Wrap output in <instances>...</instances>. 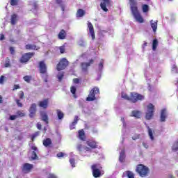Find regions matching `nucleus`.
<instances>
[{"instance_id": "1", "label": "nucleus", "mask_w": 178, "mask_h": 178, "mask_svg": "<svg viewBox=\"0 0 178 178\" xmlns=\"http://www.w3.org/2000/svg\"><path fill=\"white\" fill-rule=\"evenodd\" d=\"M129 2L131 13L136 22H138V23H144V19L140 14V11H138V3L137 0H129Z\"/></svg>"}, {"instance_id": "2", "label": "nucleus", "mask_w": 178, "mask_h": 178, "mask_svg": "<svg viewBox=\"0 0 178 178\" xmlns=\"http://www.w3.org/2000/svg\"><path fill=\"white\" fill-rule=\"evenodd\" d=\"M136 172L140 177H147L149 173V168L144 164H138L136 166Z\"/></svg>"}, {"instance_id": "3", "label": "nucleus", "mask_w": 178, "mask_h": 178, "mask_svg": "<svg viewBox=\"0 0 178 178\" xmlns=\"http://www.w3.org/2000/svg\"><path fill=\"white\" fill-rule=\"evenodd\" d=\"M98 94H99V88L97 86H95L89 92V95L86 97V101L90 102L91 101L97 100V97H95V95H98Z\"/></svg>"}, {"instance_id": "4", "label": "nucleus", "mask_w": 178, "mask_h": 178, "mask_svg": "<svg viewBox=\"0 0 178 178\" xmlns=\"http://www.w3.org/2000/svg\"><path fill=\"white\" fill-rule=\"evenodd\" d=\"M69 66V60L66 57H64L60 59L58 63L56 65V70L58 72H60V70H65L66 67Z\"/></svg>"}, {"instance_id": "5", "label": "nucleus", "mask_w": 178, "mask_h": 178, "mask_svg": "<svg viewBox=\"0 0 178 178\" xmlns=\"http://www.w3.org/2000/svg\"><path fill=\"white\" fill-rule=\"evenodd\" d=\"M144 98V95L137 92H131L130 94V102L133 104H136V102H138V101H143Z\"/></svg>"}, {"instance_id": "6", "label": "nucleus", "mask_w": 178, "mask_h": 178, "mask_svg": "<svg viewBox=\"0 0 178 178\" xmlns=\"http://www.w3.org/2000/svg\"><path fill=\"white\" fill-rule=\"evenodd\" d=\"M154 112H155V106L152 104H149L147 106V110L145 115V119L147 120H151L154 116Z\"/></svg>"}, {"instance_id": "7", "label": "nucleus", "mask_w": 178, "mask_h": 178, "mask_svg": "<svg viewBox=\"0 0 178 178\" xmlns=\"http://www.w3.org/2000/svg\"><path fill=\"white\" fill-rule=\"evenodd\" d=\"M92 175L95 178L101 177V170L102 167H99V164H93L91 166Z\"/></svg>"}, {"instance_id": "8", "label": "nucleus", "mask_w": 178, "mask_h": 178, "mask_svg": "<svg viewBox=\"0 0 178 178\" xmlns=\"http://www.w3.org/2000/svg\"><path fill=\"white\" fill-rule=\"evenodd\" d=\"M34 55H35V53L34 52L25 53L20 58L19 62L21 63H27V62H29V60H30V59L33 58Z\"/></svg>"}, {"instance_id": "9", "label": "nucleus", "mask_w": 178, "mask_h": 178, "mask_svg": "<svg viewBox=\"0 0 178 178\" xmlns=\"http://www.w3.org/2000/svg\"><path fill=\"white\" fill-rule=\"evenodd\" d=\"M39 71L41 74H46L47 72V64L45 63V61H40L39 63Z\"/></svg>"}, {"instance_id": "10", "label": "nucleus", "mask_w": 178, "mask_h": 178, "mask_svg": "<svg viewBox=\"0 0 178 178\" xmlns=\"http://www.w3.org/2000/svg\"><path fill=\"white\" fill-rule=\"evenodd\" d=\"M34 168L33 164H30L29 163H25L23 164L22 170L23 173H30L31 172V170Z\"/></svg>"}, {"instance_id": "11", "label": "nucleus", "mask_w": 178, "mask_h": 178, "mask_svg": "<svg viewBox=\"0 0 178 178\" xmlns=\"http://www.w3.org/2000/svg\"><path fill=\"white\" fill-rule=\"evenodd\" d=\"M35 113H37V104H35V103H33L31 105L29 108V118H35Z\"/></svg>"}, {"instance_id": "12", "label": "nucleus", "mask_w": 178, "mask_h": 178, "mask_svg": "<svg viewBox=\"0 0 178 178\" xmlns=\"http://www.w3.org/2000/svg\"><path fill=\"white\" fill-rule=\"evenodd\" d=\"M92 63H94V60L92 59L90 60L89 63H81V66L82 72H88V67H90Z\"/></svg>"}, {"instance_id": "13", "label": "nucleus", "mask_w": 178, "mask_h": 178, "mask_svg": "<svg viewBox=\"0 0 178 178\" xmlns=\"http://www.w3.org/2000/svg\"><path fill=\"white\" fill-rule=\"evenodd\" d=\"M31 149H33V152L31 154V160L35 161L38 159V156H37V152H38V148H37L35 145H32Z\"/></svg>"}, {"instance_id": "14", "label": "nucleus", "mask_w": 178, "mask_h": 178, "mask_svg": "<svg viewBox=\"0 0 178 178\" xmlns=\"http://www.w3.org/2000/svg\"><path fill=\"white\" fill-rule=\"evenodd\" d=\"M103 2L100 3V8L104 12H108L106 6L111 5V0H102Z\"/></svg>"}, {"instance_id": "15", "label": "nucleus", "mask_w": 178, "mask_h": 178, "mask_svg": "<svg viewBox=\"0 0 178 178\" xmlns=\"http://www.w3.org/2000/svg\"><path fill=\"white\" fill-rule=\"evenodd\" d=\"M166 118H168V111L163 108L161 111L160 122H166Z\"/></svg>"}, {"instance_id": "16", "label": "nucleus", "mask_w": 178, "mask_h": 178, "mask_svg": "<svg viewBox=\"0 0 178 178\" xmlns=\"http://www.w3.org/2000/svg\"><path fill=\"white\" fill-rule=\"evenodd\" d=\"M48 104H49V99H44V100L38 102V106L43 109H47V108H48Z\"/></svg>"}, {"instance_id": "17", "label": "nucleus", "mask_w": 178, "mask_h": 178, "mask_svg": "<svg viewBox=\"0 0 178 178\" xmlns=\"http://www.w3.org/2000/svg\"><path fill=\"white\" fill-rule=\"evenodd\" d=\"M88 27L89 29V33L92 37V40H95V32H94V26L90 22H88Z\"/></svg>"}, {"instance_id": "18", "label": "nucleus", "mask_w": 178, "mask_h": 178, "mask_svg": "<svg viewBox=\"0 0 178 178\" xmlns=\"http://www.w3.org/2000/svg\"><path fill=\"white\" fill-rule=\"evenodd\" d=\"M86 144L88 147H90L92 149H95L98 148V143L95 140H87Z\"/></svg>"}, {"instance_id": "19", "label": "nucleus", "mask_w": 178, "mask_h": 178, "mask_svg": "<svg viewBox=\"0 0 178 178\" xmlns=\"http://www.w3.org/2000/svg\"><path fill=\"white\" fill-rule=\"evenodd\" d=\"M41 116V120L42 122H45V124H49V118H48V114L45 112H42L40 113Z\"/></svg>"}, {"instance_id": "20", "label": "nucleus", "mask_w": 178, "mask_h": 178, "mask_svg": "<svg viewBox=\"0 0 178 178\" xmlns=\"http://www.w3.org/2000/svg\"><path fill=\"white\" fill-rule=\"evenodd\" d=\"M150 26H151L154 33H156V30L158 29V20L154 21L152 19L150 21Z\"/></svg>"}, {"instance_id": "21", "label": "nucleus", "mask_w": 178, "mask_h": 178, "mask_svg": "<svg viewBox=\"0 0 178 178\" xmlns=\"http://www.w3.org/2000/svg\"><path fill=\"white\" fill-rule=\"evenodd\" d=\"M66 31H65L64 29L60 30V31L59 32L58 35V40H65L66 38Z\"/></svg>"}, {"instance_id": "22", "label": "nucleus", "mask_w": 178, "mask_h": 178, "mask_svg": "<svg viewBox=\"0 0 178 178\" xmlns=\"http://www.w3.org/2000/svg\"><path fill=\"white\" fill-rule=\"evenodd\" d=\"M79 138L81 139V141H86V133L83 129L79 131Z\"/></svg>"}, {"instance_id": "23", "label": "nucleus", "mask_w": 178, "mask_h": 178, "mask_svg": "<svg viewBox=\"0 0 178 178\" xmlns=\"http://www.w3.org/2000/svg\"><path fill=\"white\" fill-rule=\"evenodd\" d=\"M26 49H32L33 51H38V49H40V47H37V46L35 44H26L25 46Z\"/></svg>"}, {"instance_id": "24", "label": "nucleus", "mask_w": 178, "mask_h": 178, "mask_svg": "<svg viewBox=\"0 0 178 178\" xmlns=\"http://www.w3.org/2000/svg\"><path fill=\"white\" fill-rule=\"evenodd\" d=\"M134 118H136V119H140L141 118V112L138 111H133L131 112V115Z\"/></svg>"}, {"instance_id": "25", "label": "nucleus", "mask_w": 178, "mask_h": 178, "mask_svg": "<svg viewBox=\"0 0 178 178\" xmlns=\"http://www.w3.org/2000/svg\"><path fill=\"white\" fill-rule=\"evenodd\" d=\"M10 23H11L12 26H15V24H16V23H17V15L13 14L11 15Z\"/></svg>"}, {"instance_id": "26", "label": "nucleus", "mask_w": 178, "mask_h": 178, "mask_svg": "<svg viewBox=\"0 0 178 178\" xmlns=\"http://www.w3.org/2000/svg\"><path fill=\"white\" fill-rule=\"evenodd\" d=\"M52 144V141L51 140V138H47L45 140H43V145L44 147H49Z\"/></svg>"}, {"instance_id": "27", "label": "nucleus", "mask_w": 178, "mask_h": 178, "mask_svg": "<svg viewBox=\"0 0 178 178\" xmlns=\"http://www.w3.org/2000/svg\"><path fill=\"white\" fill-rule=\"evenodd\" d=\"M56 113L58 119H59V120H62V119H63V118L65 117V114H63V112H62V111L59 109L56 110Z\"/></svg>"}, {"instance_id": "28", "label": "nucleus", "mask_w": 178, "mask_h": 178, "mask_svg": "<svg viewBox=\"0 0 178 178\" xmlns=\"http://www.w3.org/2000/svg\"><path fill=\"white\" fill-rule=\"evenodd\" d=\"M86 15V11L83 9H79L76 13V17H83Z\"/></svg>"}, {"instance_id": "29", "label": "nucleus", "mask_w": 178, "mask_h": 178, "mask_svg": "<svg viewBox=\"0 0 178 178\" xmlns=\"http://www.w3.org/2000/svg\"><path fill=\"white\" fill-rule=\"evenodd\" d=\"M125 159H126V154L124 153V150H122L120 152L119 161H120V162H124Z\"/></svg>"}, {"instance_id": "30", "label": "nucleus", "mask_w": 178, "mask_h": 178, "mask_svg": "<svg viewBox=\"0 0 178 178\" xmlns=\"http://www.w3.org/2000/svg\"><path fill=\"white\" fill-rule=\"evenodd\" d=\"M147 131H148V134L150 140H152V141H154V134L152 133V129H151V128H149V127L148 126H147Z\"/></svg>"}, {"instance_id": "31", "label": "nucleus", "mask_w": 178, "mask_h": 178, "mask_svg": "<svg viewBox=\"0 0 178 178\" xmlns=\"http://www.w3.org/2000/svg\"><path fill=\"white\" fill-rule=\"evenodd\" d=\"M16 115L17 118H24V116H26V113L22 111H17L16 112Z\"/></svg>"}, {"instance_id": "32", "label": "nucleus", "mask_w": 178, "mask_h": 178, "mask_svg": "<svg viewBox=\"0 0 178 178\" xmlns=\"http://www.w3.org/2000/svg\"><path fill=\"white\" fill-rule=\"evenodd\" d=\"M158 47V40L154 39L153 40V43H152V49L153 51H156V47Z\"/></svg>"}, {"instance_id": "33", "label": "nucleus", "mask_w": 178, "mask_h": 178, "mask_svg": "<svg viewBox=\"0 0 178 178\" xmlns=\"http://www.w3.org/2000/svg\"><path fill=\"white\" fill-rule=\"evenodd\" d=\"M142 10H143V12H144V13H147V12L149 10V6L147 4H143L142 6Z\"/></svg>"}, {"instance_id": "34", "label": "nucleus", "mask_w": 178, "mask_h": 178, "mask_svg": "<svg viewBox=\"0 0 178 178\" xmlns=\"http://www.w3.org/2000/svg\"><path fill=\"white\" fill-rule=\"evenodd\" d=\"M76 91H77L76 86H71L70 92H72V94H73L74 98H77V96H76Z\"/></svg>"}, {"instance_id": "35", "label": "nucleus", "mask_w": 178, "mask_h": 178, "mask_svg": "<svg viewBox=\"0 0 178 178\" xmlns=\"http://www.w3.org/2000/svg\"><path fill=\"white\" fill-rule=\"evenodd\" d=\"M60 54H65L66 52V47L65 45L60 46L58 47Z\"/></svg>"}, {"instance_id": "36", "label": "nucleus", "mask_w": 178, "mask_h": 178, "mask_svg": "<svg viewBox=\"0 0 178 178\" xmlns=\"http://www.w3.org/2000/svg\"><path fill=\"white\" fill-rule=\"evenodd\" d=\"M84 147L83 145L81 144H78L76 146V149L79 152H83V151H84Z\"/></svg>"}, {"instance_id": "37", "label": "nucleus", "mask_w": 178, "mask_h": 178, "mask_svg": "<svg viewBox=\"0 0 178 178\" xmlns=\"http://www.w3.org/2000/svg\"><path fill=\"white\" fill-rule=\"evenodd\" d=\"M64 76H65V73H63V72H58V75H57L58 81H60L61 80H63Z\"/></svg>"}, {"instance_id": "38", "label": "nucleus", "mask_w": 178, "mask_h": 178, "mask_svg": "<svg viewBox=\"0 0 178 178\" xmlns=\"http://www.w3.org/2000/svg\"><path fill=\"white\" fill-rule=\"evenodd\" d=\"M23 79L26 83H30L31 81V76L26 75Z\"/></svg>"}, {"instance_id": "39", "label": "nucleus", "mask_w": 178, "mask_h": 178, "mask_svg": "<svg viewBox=\"0 0 178 178\" xmlns=\"http://www.w3.org/2000/svg\"><path fill=\"white\" fill-rule=\"evenodd\" d=\"M126 175L128 178H134V174L131 171H126Z\"/></svg>"}, {"instance_id": "40", "label": "nucleus", "mask_w": 178, "mask_h": 178, "mask_svg": "<svg viewBox=\"0 0 178 178\" xmlns=\"http://www.w3.org/2000/svg\"><path fill=\"white\" fill-rule=\"evenodd\" d=\"M121 97L122 98H123L124 99H126L127 101H130V96H129L126 93H122Z\"/></svg>"}, {"instance_id": "41", "label": "nucleus", "mask_w": 178, "mask_h": 178, "mask_svg": "<svg viewBox=\"0 0 178 178\" xmlns=\"http://www.w3.org/2000/svg\"><path fill=\"white\" fill-rule=\"evenodd\" d=\"M38 136H40V131H36L35 134H33L31 136L32 141H34V140H35V137H38Z\"/></svg>"}, {"instance_id": "42", "label": "nucleus", "mask_w": 178, "mask_h": 178, "mask_svg": "<svg viewBox=\"0 0 178 178\" xmlns=\"http://www.w3.org/2000/svg\"><path fill=\"white\" fill-rule=\"evenodd\" d=\"M5 67H10V59H9V57L6 58V63L5 64Z\"/></svg>"}, {"instance_id": "43", "label": "nucleus", "mask_w": 178, "mask_h": 178, "mask_svg": "<svg viewBox=\"0 0 178 178\" xmlns=\"http://www.w3.org/2000/svg\"><path fill=\"white\" fill-rule=\"evenodd\" d=\"M172 149V151H174V152H176V151H178V145L176 143L173 144Z\"/></svg>"}, {"instance_id": "44", "label": "nucleus", "mask_w": 178, "mask_h": 178, "mask_svg": "<svg viewBox=\"0 0 178 178\" xmlns=\"http://www.w3.org/2000/svg\"><path fill=\"white\" fill-rule=\"evenodd\" d=\"M18 2L19 1L17 0H11L10 1V5L12 6H16L17 5Z\"/></svg>"}, {"instance_id": "45", "label": "nucleus", "mask_w": 178, "mask_h": 178, "mask_svg": "<svg viewBox=\"0 0 178 178\" xmlns=\"http://www.w3.org/2000/svg\"><path fill=\"white\" fill-rule=\"evenodd\" d=\"M16 104L17 105V106H19V108H22L23 106V104H22V102H20V100L17 99H15Z\"/></svg>"}, {"instance_id": "46", "label": "nucleus", "mask_w": 178, "mask_h": 178, "mask_svg": "<svg viewBox=\"0 0 178 178\" xmlns=\"http://www.w3.org/2000/svg\"><path fill=\"white\" fill-rule=\"evenodd\" d=\"M76 122H72L71 124L70 125V130H74V129H76Z\"/></svg>"}, {"instance_id": "47", "label": "nucleus", "mask_w": 178, "mask_h": 178, "mask_svg": "<svg viewBox=\"0 0 178 178\" xmlns=\"http://www.w3.org/2000/svg\"><path fill=\"white\" fill-rule=\"evenodd\" d=\"M84 150H86V152H92V149L91 147H88L87 146L84 147Z\"/></svg>"}, {"instance_id": "48", "label": "nucleus", "mask_w": 178, "mask_h": 178, "mask_svg": "<svg viewBox=\"0 0 178 178\" xmlns=\"http://www.w3.org/2000/svg\"><path fill=\"white\" fill-rule=\"evenodd\" d=\"M17 119V115H13L10 116V120H16Z\"/></svg>"}, {"instance_id": "49", "label": "nucleus", "mask_w": 178, "mask_h": 178, "mask_svg": "<svg viewBox=\"0 0 178 178\" xmlns=\"http://www.w3.org/2000/svg\"><path fill=\"white\" fill-rule=\"evenodd\" d=\"M19 97L20 99H23V98H24V92L20 91L19 94Z\"/></svg>"}, {"instance_id": "50", "label": "nucleus", "mask_w": 178, "mask_h": 178, "mask_svg": "<svg viewBox=\"0 0 178 178\" xmlns=\"http://www.w3.org/2000/svg\"><path fill=\"white\" fill-rule=\"evenodd\" d=\"M9 49L11 55H15V47H10Z\"/></svg>"}, {"instance_id": "51", "label": "nucleus", "mask_w": 178, "mask_h": 178, "mask_svg": "<svg viewBox=\"0 0 178 178\" xmlns=\"http://www.w3.org/2000/svg\"><path fill=\"white\" fill-rule=\"evenodd\" d=\"M4 80H5V76L1 75V76H0V84H3Z\"/></svg>"}, {"instance_id": "52", "label": "nucleus", "mask_w": 178, "mask_h": 178, "mask_svg": "<svg viewBox=\"0 0 178 178\" xmlns=\"http://www.w3.org/2000/svg\"><path fill=\"white\" fill-rule=\"evenodd\" d=\"M63 156H65V153L63 152H59L58 154H57L58 158H63Z\"/></svg>"}, {"instance_id": "53", "label": "nucleus", "mask_w": 178, "mask_h": 178, "mask_svg": "<svg viewBox=\"0 0 178 178\" xmlns=\"http://www.w3.org/2000/svg\"><path fill=\"white\" fill-rule=\"evenodd\" d=\"M73 83L74 84H79V83H80V79H79V78H74L73 79Z\"/></svg>"}, {"instance_id": "54", "label": "nucleus", "mask_w": 178, "mask_h": 178, "mask_svg": "<svg viewBox=\"0 0 178 178\" xmlns=\"http://www.w3.org/2000/svg\"><path fill=\"white\" fill-rule=\"evenodd\" d=\"M140 134H136L135 136H134L132 137V140H138V138H140Z\"/></svg>"}, {"instance_id": "55", "label": "nucleus", "mask_w": 178, "mask_h": 178, "mask_svg": "<svg viewBox=\"0 0 178 178\" xmlns=\"http://www.w3.org/2000/svg\"><path fill=\"white\" fill-rule=\"evenodd\" d=\"M56 3H57V5H63V1L62 0H56Z\"/></svg>"}, {"instance_id": "56", "label": "nucleus", "mask_w": 178, "mask_h": 178, "mask_svg": "<svg viewBox=\"0 0 178 178\" xmlns=\"http://www.w3.org/2000/svg\"><path fill=\"white\" fill-rule=\"evenodd\" d=\"M70 162L72 166H73L74 168V163H75L74 159H70Z\"/></svg>"}, {"instance_id": "57", "label": "nucleus", "mask_w": 178, "mask_h": 178, "mask_svg": "<svg viewBox=\"0 0 178 178\" xmlns=\"http://www.w3.org/2000/svg\"><path fill=\"white\" fill-rule=\"evenodd\" d=\"M20 88V86L19 85H14V87L13 88V91H15V90H19Z\"/></svg>"}, {"instance_id": "58", "label": "nucleus", "mask_w": 178, "mask_h": 178, "mask_svg": "<svg viewBox=\"0 0 178 178\" xmlns=\"http://www.w3.org/2000/svg\"><path fill=\"white\" fill-rule=\"evenodd\" d=\"M42 127V125H41V123L38 122L37 123V129H38V130H41Z\"/></svg>"}, {"instance_id": "59", "label": "nucleus", "mask_w": 178, "mask_h": 178, "mask_svg": "<svg viewBox=\"0 0 178 178\" xmlns=\"http://www.w3.org/2000/svg\"><path fill=\"white\" fill-rule=\"evenodd\" d=\"M77 122H79V116L76 115L75 118H74V120L72 122L77 124Z\"/></svg>"}, {"instance_id": "60", "label": "nucleus", "mask_w": 178, "mask_h": 178, "mask_svg": "<svg viewBox=\"0 0 178 178\" xmlns=\"http://www.w3.org/2000/svg\"><path fill=\"white\" fill-rule=\"evenodd\" d=\"M60 8H61V10L63 12H65V8H66V6H65V4H61L60 6Z\"/></svg>"}, {"instance_id": "61", "label": "nucleus", "mask_w": 178, "mask_h": 178, "mask_svg": "<svg viewBox=\"0 0 178 178\" xmlns=\"http://www.w3.org/2000/svg\"><path fill=\"white\" fill-rule=\"evenodd\" d=\"M0 40L1 41H3V40H5V35L3 33L0 35Z\"/></svg>"}, {"instance_id": "62", "label": "nucleus", "mask_w": 178, "mask_h": 178, "mask_svg": "<svg viewBox=\"0 0 178 178\" xmlns=\"http://www.w3.org/2000/svg\"><path fill=\"white\" fill-rule=\"evenodd\" d=\"M49 178H56V177L55 176V175L50 174V175H49Z\"/></svg>"}, {"instance_id": "63", "label": "nucleus", "mask_w": 178, "mask_h": 178, "mask_svg": "<svg viewBox=\"0 0 178 178\" xmlns=\"http://www.w3.org/2000/svg\"><path fill=\"white\" fill-rule=\"evenodd\" d=\"M143 145L145 148H148V144L145 143H143Z\"/></svg>"}, {"instance_id": "64", "label": "nucleus", "mask_w": 178, "mask_h": 178, "mask_svg": "<svg viewBox=\"0 0 178 178\" xmlns=\"http://www.w3.org/2000/svg\"><path fill=\"white\" fill-rule=\"evenodd\" d=\"M172 70H177V66H176V65L172 66Z\"/></svg>"}]
</instances>
